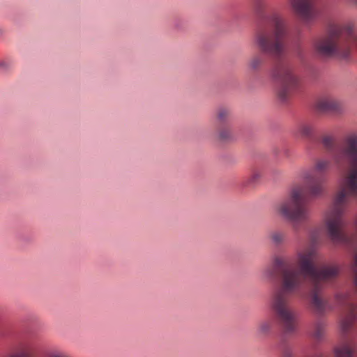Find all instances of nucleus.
Masks as SVG:
<instances>
[{
    "instance_id": "nucleus-1",
    "label": "nucleus",
    "mask_w": 357,
    "mask_h": 357,
    "mask_svg": "<svg viewBox=\"0 0 357 357\" xmlns=\"http://www.w3.org/2000/svg\"><path fill=\"white\" fill-rule=\"evenodd\" d=\"M316 255L314 246L309 245L298 249L294 259L276 257L271 265L263 270L264 278L273 280L275 276L279 278L280 288L273 292L271 305L286 334L296 331V314L290 306V297L301 288L305 279L309 280L312 286L309 297L311 310L322 316L333 309L328 300L321 296V291L324 283L337 277L340 268L335 265L317 268L314 264Z\"/></svg>"
},
{
    "instance_id": "nucleus-2",
    "label": "nucleus",
    "mask_w": 357,
    "mask_h": 357,
    "mask_svg": "<svg viewBox=\"0 0 357 357\" xmlns=\"http://www.w3.org/2000/svg\"><path fill=\"white\" fill-rule=\"evenodd\" d=\"M321 142L327 151H333V158L337 164L349 165V169L342 181V190L336 194L332 206L324 214V227L328 236L333 243L351 248L357 244V237L350 236L344 231L345 224L342 216L349 199H357V135L349 136L344 144L334 151V142L331 137L324 136Z\"/></svg>"
},
{
    "instance_id": "nucleus-3",
    "label": "nucleus",
    "mask_w": 357,
    "mask_h": 357,
    "mask_svg": "<svg viewBox=\"0 0 357 357\" xmlns=\"http://www.w3.org/2000/svg\"><path fill=\"white\" fill-rule=\"evenodd\" d=\"M256 15L261 20H268L272 28L261 26L255 33V42L259 50L264 54L278 59L273 65L271 75L278 85V96L282 102L287 101L298 89L299 81L294 73L291 63L281 59L285 52L284 38L287 33L284 19L278 13L266 15L268 8L266 0H252Z\"/></svg>"
},
{
    "instance_id": "nucleus-4",
    "label": "nucleus",
    "mask_w": 357,
    "mask_h": 357,
    "mask_svg": "<svg viewBox=\"0 0 357 357\" xmlns=\"http://www.w3.org/2000/svg\"><path fill=\"white\" fill-rule=\"evenodd\" d=\"M330 166V160L317 159L313 168L303 174L305 184L294 186L288 197L275 205L276 213L291 222L294 230L297 231L301 224L310 220L311 210L307 204V199L323 193L326 173Z\"/></svg>"
},
{
    "instance_id": "nucleus-5",
    "label": "nucleus",
    "mask_w": 357,
    "mask_h": 357,
    "mask_svg": "<svg viewBox=\"0 0 357 357\" xmlns=\"http://www.w3.org/2000/svg\"><path fill=\"white\" fill-rule=\"evenodd\" d=\"M352 47H357V31L351 22L343 25L331 24L327 35L314 43L315 50L320 55L341 59L349 58Z\"/></svg>"
},
{
    "instance_id": "nucleus-6",
    "label": "nucleus",
    "mask_w": 357,
    "mask_h": 357,
    "mask_svg": "<svg viewBox=\"0 0 357 357\" xmlns=\"http://www.w3.org/2000/svg\"><path fill=\"white\" fill-rule=\"evenodd\" d=\"M335 301L341 310V330L344 333H348L357 324L356 306L352 303L350 294L348 292L335 294Z\"/></svg>"
},
{
    "instance_id": "nucleus-7",
    "label": "nucleus",
    "mask_w": 357,
    "mask_h": 357,
    "mask_svg": "<svg viewBox=\"0 0 357 357\" xmlns=\"http://www.w3.org/2000/svg\"><path fill=\"white\" fill-rule=\"evenodd\" d=\"M290 3L296 15L305 23L312 21L318 15L314 0H291Z\"/></svg>"
},
{
    "instance_id": "nucleus-8",
    "label": "nucleus",
    "mask_w": 357,
    "mask_h": 357,
    "mask_svg": "<svg viewBox=\"0 0 357 357\" xmlns=\"http://www.w3.org/2000/svg\"><path fill=\"white\" fill-rule=\"evenodd\" d=\"M37 349L36 340L32 337H28L19 342L8 357H35Z\"/></svg>"
},
{
    "instance_id": "nucleus-9",
    "label": "nucleus",
    "mask_w": 357,
    "mask_h": 357,
    "mask_svg": "<svg viewBox=\"0 0 357 357\" xmlns=\"http://www.w3.org/2000/svg\"><path fill=\"white\" fill-rule=\"evenodd\" d=\"M356 344L350 340H343L335 348V357H354Z\"/></svg>"
},
{
    "instance_id": "nucleus-10",
    "label": "nucleus",
    "mask_w": 357,
    "mask_h": 357,
    "mask_svg": "<svg viewBox=\"0 0 357 357\" xmlns=\"http://www.w3.org/2000/svg\"><path fill=\"white\" fill-rule=\"evenodd\" d=\"M317 109L320 112H340L342 107L341 102L333 98H323L316 104Z\"/></svg>"
},
{
    "instance_id": "nucleus-11",
    "label": "nucleus",
    "mask_w": 357,
    "mask_h": 357,
    "mask_svg": "<svg viewBox=\"0 0 357 357\" xmlns=\"http://www.w3.org/2000/svg\"><path fill=\"white\" fill-rule=\"evenodd\" d=\"M231 116V112L227 107H221L216 111V119L219 126L228 125Z\"/></svg>"
},
{
    "instance_id": "nucleus-12",
    "label": "nucleus",
    "mask_w": 357,
    "mask_h": 357,
    "mask_svg": "<svg viewBox=\"0 0 357 357\" xmlns=\"http://www.w3.org/2000/svg\"><path fill=\"white\" fill-rule=\"evenodd\" d=\"M297 132L302 137L310 139L314 135L315 126L313 123L303 122L298 125Z\"/></svg>"
},
{
    "instance_id": "nucleus-13",
    "label": "nucleus",
    "mask_w": 357,
    "mask_h": 357,
    "mask_svg": "<svg viewBox=\"0 0 357 357\" xmlns=\"http://www.w3.org/2000/svg\"><path fill=\"white\" fill-rule=\"evenodd\" d=\"M273 320L272 319H266L259 322L257 328V334L259 336H266L269 335L273 327Z\"/></svg>"
},
{
    "instance_id": "nucleus-14",
    "label": "nucleus",
    "mask_w": 357,
    "mask_h": 357,
    "mask_svg": "<svg viewBox=\"0 0 357 357\" xmlns=\"http://www.w3.org/2000/svg\"><path fill=\"white\" fill-rule=\"evenodd\" d=\"M218 137L221 141H228L232 139L233 132L229 125L219 126Z\"/></svg>"
},
{
    "instance_id": "nucleus-15",
    "label": "nucleus",
    "mask_w": 357,
    "mask_h": 357,
    "mask_svg": "<svg viewBox=\"0 0 357 357\" xmlns=\"http://www.w3.org/2000/svg\"><path fill=\"white\" fill-rule=\"evenodd\" d=\"M268 237L273 243L280 245L284 241L285 234L280 231H273L269 234Z\"/></svg>"
},
{
    "instance_id": "nucleus-16",
    "label": "nucleus",
    "mask_w": 357,
    "mask_h": 357,
    "mask_svg": "<svg viewBox=\"0 0 357 357\" xmlns=\"http://www.w3.org/2000/svg\"><path fill=\"white\" fill-rule=\"evenodd\" d=\"M262 176V172L259 169H255L252 171L250 176L245 181V185H255L259 181Z\"/></svg>"
},
{
    "instance_id": "nucleus-17",
    "label": "nucleus",
    "mask_w": 357,
    "mask_h": 357,
    "mask_svg": "<svg viewBox=\"0 0 357 357\" xmlns=\"http://www.w3.org/2000/svg\"><path fill=\"white\" fill-rule=\"evenodd\" d=\"M264 63V59L261 55H254L248 62V66L252 70H258L262 63Z\"/></svg>"
},
{
    "instance_id": "nucleus-18",
    "label": "nucleus",
    "mask_w": 357,
    "mask_h": 357,
    "mask_svg": "<svg viewBox=\"0 0 357 357\" xmlns=\"http://www.w3.org/2000/svg\"><path fill=\"white\" fill-rule=\"evenodd\" d=\"M351 271L354 276V281L357 287V250L354 251L353 263L351 265Z\"/></svg>"
},
{
    "instance_id": "nucleus-19",
    "label": "nucleus",
    "mask_w": 357,
    "mask_h": 357,
    "mask_svg": "<svg viewBox=\"0 0 357 357\" xmlns=\"http://www.w3.org/2000/svg\"><path fill=\"white\" fill-rule=\"evenodd\" d=\"M324 334V325L322 323H317L314 328L313 337L317 340H321Z\"/></svg>"
},
{
    "instance_id": "nucleus-20",
    "label": "nucleus",
    "mask_w": 357,
    "mask_h": 357,
    "mask_svg": "<svg viewBox=\"0 0 357 357\" xmlns=\"http://www.w3.org/2000/svg\"><path fill=\"white\" fill-rule=\"evenodd\" d=\"M45 357H70L66 352L59 349H52L47 351Z\"/></svg>"
},
{
    "instance_id": "nucleus-21",
    "label": "nucleus",
    "mask_w": 357,
    "mask_h": 357,
    "mask_svg": "<svg viewBox=\"0 0 357 357\" xmlns=\"http://www.w3.org/2000/svg\"><path fill=\"white\" fill-rule=\"evenodd\" d=\"M282 357H292L294 351L291 346L288 344H283L281 347Z\"/></svg>"
},
{
    "instance_id": "nucleus-22",
    "label": "nucleus",
    "mask_w": 357,
    "mask_h": 357,
    "mask_svg": "<svg viewBox=\"0 0 357 357\" xmlns=\"http://www.w3.org/2000/svg\"><path fill=\"white\" fill-rule=\"evenodd\" d=\"M9 64L6 61L0 62V67L3 69H6L8 67Z\"/></svg>"
},
{
    "instance_id": "nucleus-23",
    "label": "nucleus",
    "mask_w": 357,
    "mask_h": 357,
    "mask_svg": "<svg viewBox=\"0 0 357 357\" xmlns=\"http://www.w3.org/2000/svg\"><path fill=\"white\" fill-rule=\"evenodd\" d=\"M354 3H357V0H352Z\"/></svg>"
}]
</instances>
